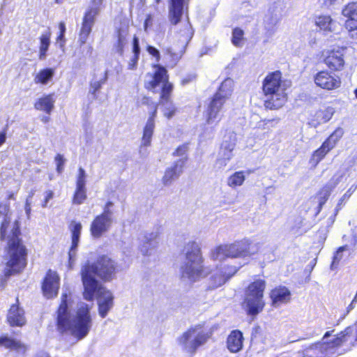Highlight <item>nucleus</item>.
Returning <instances> with one entry per match:
<instances>
[{
  "mask_svg": "<svg viewBox=\"0 0 357 357\" xmlns=\"http://www.w3.org/2000/svg\"><path fill=\"white\" fill-rule=\"evenodd\" d=\"M0 218H3L0 223V239L6 241V268L0 278L3 287L11 275L20 274L25 270L28 264L29 251L22 238L19 220H15L10 231L8 234L7 232L10 224L8 203L0 202Z\"/></svg>",
  "mask_w": 357,
  "mask_h": 357,
  "instance_id": "nucleus-1",
  "label": "nucleus"
},
{
  "mask_svg": "<svg viewBox=\"0 0 357 357\" xmlns=\"http://www.w3.org/2000/svg\"><path fill=\"white\" fill-rule=\"evenodd\" d=\"M68 301V295L66 293L62 294L56 310V329L61 335L69 331L77 340H81L89 334L91 328V307L86 303H82L77 308L74 317L70 319Z\"/></svg>",
  "mask_w": 357,
  "mask_h": 357,
  "instance_id": "nucleus-2",
  "label": "nucleus"
},
{
  "mask_svg": "<svg viewBox=\"0 0 357 357\" xmlns=\"http://www.w3.org/2000/svg\"><path fill=\"white\" fill-rule=\"evenodd\" d=\"M117 272V264L107 255L99 256L93 263L86 262L82 268L80 275L83 287L88 294L94 291L96 286L102 285L95 278L99 277L102 281H110Z\"/></svg>",
  "mask_w": 357,
  "mask_h": 357,
  "instance_id": "nucleus-3",
  "label": "nucleus"
},
{
  "mask_svg": "<svg viewBox=\"0 0 357 357\" xmlns=\"http://www.w3.org/2000/svg\"><path fill=\"white\" fill-rule=\"evenodd\" d=\"M261 245V243L245 237L231 243L216 246L211 251L210 257L213 261H223L228 258L252 257L260 252Z\"/></svg>",
  "mask_w": 357,
  "mask_h": 357,
  "instance_id": "nucleus-4",
  "label": "nucleus"
},
{
  "mask_svg": "<svg viewBox=\"0 0 357 357\" xmlns=\"http://www.w3.org/2000/svg\"><path fill=\"white\" fill-rule=\"evenodd\" d=\"M183 252L185 261L181 267V278L186 277L194 282L210 273L209 269L204 264V259L198 243L189 241L185 245Z\"/></svg>",
  "mask_w": 357,
  "mask_h": 357,
  "instance_id": "nucleus-5",
  "label": "nucleus"
},
{
  "mask_svg": "<svg viewBox=\"0 0 357 357\" xmlns=\"http://www.w3.org/2000/svg\"><path fill=\"white\" fill-rule=\"evenodd\" d=\"M266 288V282L261 278L255 279L245 288L241 305L248 316L255 317L264 310L266 305L264 299Z\"/></svg>",
  "mask_w": 357,
  "mask_h": 357,
  "instance_id": "nucleus-6",
  "label": "nucleus"
},
{
  "mask_svg": "<svg viewBox=\"0 0 357 357\" xmlns=\"http://www.w3.org/2000/svg\"><path fill=\"white\" fill-rule=\"evenodd\" d=\"M83 298L88 301H93L95 296L99 299L98 307L99 315L105 318L114 305V296L112 293L107 289L103 285L96 286L94 291L89 295L86 287H83Z\"/></svg>",
  "mask_w": 357,
  "mask_h": 357,
  "instance_id": "nucleus-7",
  "label": "nucleus"
},
{
  "mask_svg": "<svg viewBox=\"0 0 357 357\" xmlns=\"http://www.w3.org/2000/svg\"><path fill=\"white\" fill-rule=\"evenodd\" d=\"M195 331V328H190L177 339L178 343L190 355L195 354L197 349L205 344L208 339L206 333H199L189 342L190 338Z\"/></svg>",
  "mask_w": 357,
  "mask_h": 357,
  "instance_id": "nucleus-8",
  "label": "nucleus"
},
{
  "mask_svg": "<svg viewBox=\"0 0 357 357\" xmlns=\"http://www.w3.org/2000/svg\"><path fill=\"white\" fill-rule=\"evenodd\" d=\"M227 99L228 97L222 95L219 91L214 93L206 110V123L207 124H218L220 121V112Z\"/></svg>",
  "mask_w": 357,
  "mask_h": 357,
  "instance_id": "nucleus-9",
  "label": "nucleus"
},
{
  "mask_svg": "<svg viewBox=\"0 0 357 357\" xmlns=\"http://www.w3.org/2000/svg\"><path fill=\"white\" fill-rule=\"evenodd\" d=\"M321 62L331 72H338L345 66L344 54L339 49L325 50L320 52Z\"/></svg>",
  "mask_w": 357,
  "mask_h": 357,
  "instance_id": "nucleus-10",
  "label": "nucleus"
},
{
  "mask_svg": "<svg viewBox=\"0 0 357 357\" xmlns=\"http://www.w3.org/2000/svg\"><path fill=\"white\" fill-rule=\"evenodd\" d=\"M60 287V277L52 269H48L41 282L43 295L47 299L56 298Z\"/></svg>",
  "mask_w": 357,
  "mask_h": 357,
  "instance_id": "nucleus-11",
  "label": "nucleus"
},
{
  "mask_svg": "<svg viewBox=\"0 0 357 357\" xmlns=\"http://www.w3.org/2000/svg\"><path fill=\"white\" fill-rule=\"evenodd\" d=\"M155 71L151 75V79L149 82V86L152 89H172L173 85L169 81V75L165 66L160 64L153 66Z\"/></svg>",
  "mask_w": 357,
  "mask_h": 357,
  "instance_id": "nucleus-12",
  "label": "nucleus"
},
{
  "mask_svg": "<svg viewBox=\"0 0 357 357\" xmlns=\"http://www.w3.org/2000/svg\"><path fill=\"white\" fill-rule=\"evenodd\" d=\"M98 12L99 9L98 8H89L84 13L79 33V41L81 45L86 43Z\"/></svg>",
  "mask_w": 357,
  "mask_h": 357,
  "instance_id": "nucleus-13",
  "label": "nucleus"
},
{
  "mask_svg": "<svg viewBox=\"0 0 357 357\" xmlns=\"http://www.w3.org/2000/svg\"><path fill=\"white\" fill-rule=\"evenodd\" d=\"M6 322L10 327H23L26 324V318L24 310L20 307L19 298L12 304L6 315Z\"/></svg>",
  "mask_w": 357,
  "mask_h": 357,
  "instance_id": "nucleus-14",
  "label": "nucleus"
},
{
  "mask_svg": "<svg viewBox=\"0 0 357 357\" xmlns=\"http://www.w3.org/2000/svg\"><path fill=\"white\" fill-rule=\"evenodd\" d=\"M291 86V82L282 79L280 70L268 73L263 80L262 89H287Z\"/></svg>",
  "mask_w": 357,
  "mask_h": 357,
  "instance_id": "nucleus-15",
  "label": "nucleus"
},
{
  "mask_svg": "<svg viewBox=\"0 0 357 357\" xmlns=\"http://www.w3.org/2000/svg\"><path fill=\"white\" fill-rule=\"evenodd\" d=\"M352 335L351 327H347L336 334L333 340L329 341L317 342L314 344L319 346L322 351H328L340 347L348 341Z\"/></svg>",
  "mask_w": 357,
  "mask_h": 357,
  "instance_id": "nucleus-16",
  "label": "nucleus"
},
{
  "mask_svg": "<svg viewBox=\"0 0 357 357\" xmlns=\"http://www.w3.org/2000/svg\"><path fill=\"white\" fill-rule=\"evenodd\" d=\"M112 223V217L100 213L93 218L90 225V232L95 238H99L107 232Z\"/></svg>",
  "mask_w": 357,
  "mask_h": 357,
  "instance_id": "nucleus-17",
  "label": "nucleus"
},
{
  "mask_svg": "<svg viewBox=\"0 0 357 357\" xmlns=\"http://www.w3.org/2000/svg\"><path fill=\"white\" fill-rule=\"evenodd\" d=\"M189 0H169V20L172 25L178 24L184 12H188Z\"/></svg>",
  "mask_w": 357,
  "mask_h": 357,
  "instance_id": "nucleus-18",
  "label": "nucleus"
},
{
  "mask_svg": "<svg viewBox=\"0 0 357 357\" xmlns=\"http://www.w3.org/2000/svg\"><path fill=\"white\" fill-rule=\"evenodd\" d=\"M314 82L322 89H335L341 84V79L337 76L332 75L327 70H321L314 76Z\"/></svg>",
  "mask_w": 357,
  "mask_h": 357,
  "instance_id": "nucleus-19",
  "label": "nucleus"
},
{
  "mask_svg": "<svg viewBox=\"0 0 357 357\" xmlns=\"http://www.w3.org/2000/svg\"><path fill=\"white\" fill-rule=\"evenodd\" d=\"M264 106L269 109H278L282 107L287 100L284 91H264Z\"/></svg>",
  "mask_w": 357,
  "mask_h": 357,
  "instance_id": "nucleus-20",
  "label": "nucleus"
},
{
  "mask_svg": "<svg viewBox=\"0 0 357 357\" xmlns=\"http://www.w3.org/2000/svg\"><path fill=\"white\" fill-rule=\"evenodd\" d=\"M342 15L346 18L344 27L349 32L357 30V1L347 3L342 8Z\"/></svg>",
  "mask_w": 357,
  "mask_h": 357,
  "instance_id": "nucleus-21",
  "label": "nucleus"
},
{
  "mask_svg": "<svg viewBox=\"0 0 357 357\" xmlns=\"http://www.w3.org/2000/svg\"><path fill=\"white\" fill-rule=\"evenodd\" d=\"M150 115L143 129L142 144L144 146H149L151 143V138L155 129V119L157 116L158 105L156 103L150 105Z\"/></svg>",
  "mask_w": 357,
  "mask_h": 357,
  "instance_id": "nucleus-22",
  "label": "nucleus"
},
{
  "mask_svg": "<svg viewBox=\"0 0 357 357\" xmlns=\"http://www.w3.org/2000/svg\"><path fill=\"white\" fill-rule=\"evenodd\" d=\"M86 174L84 170L79 167L76 180V188L72 197L74 204L79 205L86 199Z\"/></svg>",
  "mask_w": 357,
  "mask_h": 357,
  "instance_id": "nucleus-23",
  "label": "nucleus"
},
{
  "mask_svg": "<svg viewBox=\"0 0 357 357\" xmlns=\"http://www.w3.org/2000/svg\"><path fill=\"white\" fill-rule=\"evenodd\" d=\"M269 297L271 305L276 307L290 302L291 300V293L287 287L279 285L270 291Z\"/></svg>",
  "mask_w": 357,
  "mask_h": 357,
  "instance_id": "nucleus-24",
  "label": "nucleus"
},
{
  "mask_svg": "<svg viewBox=\"0 0 357 357\" xmlns=\"http://www.w3.org/2000/svg\"><path fill=\"white\" fill-rule=\"evenodd\" d=\"M210 278V288L217 289L225 284L237 271L235 266H227Z\"/></svg>",
  "mask_w": 357,
  "mask_h": 357,
  "instance_id": "nucleus-25",
  "label": "nucleus"
},
{
  "mask_svg": "<svg viewBox=\"0 0 357 357\" xmlns=\"http://www.w3.org/2000/svg\"><path fill=\"white\" fill-rule=\"evenodd\" d=\"M335 113V109L333 107L328 106L324 109H320L314 112L308 121L310 127L317 128L321 123L328 122Z\"/></svg>",
  "mask_w": 357,
  "mask_h": 357,
  "instance_id": "nucleus-26",
  "label": "nucleus"
},
{
  "mask_svg": "<svg viewBox=\"0 0 357 357\" xmlns=\"http://www.w3.org/2000/svg\"><path fill=\"white\" fill-rule=\"evenodd\" d=\"M227 348L231 353H237L243 348V335L239 330H233L227 338Z\"/></svg>",
  "mask_w": 357,
  "mask_h": 357,
  "instance_id": "nucleus-27",
  "label": "nucleus"
},
{
  "mask_svg": "<svg viewBox=\"0 0 357 357\" xmlns=\"http://www.w3.org/2000/svg\"><path fill=\"white\" fill-rule=\"evenodd\" d=\"M0 347H3L10 351L21 352L22 354L26 353L28 349L27 346L21 341L5 335L0 336Z\"/></svg>",
  "mask_w": 357,
  "mask_h": 357,
  "instance_id": "nucleus-28",
  "label": "nucleus"
},
{
  "mask_svg": "<svg viewBox=\"0 0 357 357\" xmlns=\"http://www.w3.org/2000/svg\"><path fill=\"white\" fill-rule=\"evenodd\" d=\"M314 24L320 31L325 33L333 31L334 20L330 15H319L314 17Z\"/></svg>",
  "mask_w": 357,
  "mask_h": 357,
  "instance_id": "nucleus-29",
  "label": "nucleus"
},
{
  "mask_svg": "<svg viewBox=\"0 0 357 357\" xmlns=\"http://www.w3.org/2000/svg\"><path fill=\"white\" fill-rule=\"evenodd\" d=\"M337 183H335L333 186L325 185L321 187L316 193L315 197L318 200V206L317 207L316 214H319L323 208L324 205L326 203L329 199L333 188Z\"/></svg>",
  "mask_w": 357,
  "mask_h": 357,
  "instance_id": "nucleus-30",
  "label": "nucleus"
},
{
  "mask_svg": "<svg viewBox=\"0 0 357 357\" xmlns=\"http://www.w3.org/2000/svg\"><path fill=\"white\" fill-rule=\"evenodd\" d=\"M332 149L327 144L323 142L321 145L312 152L310 158V163L313 167H316Z\"/></svg>",
  "mask_w": 357,
  "mask_h": 357,
  "instance_id": "nucleus-31",
  "label": "nucleus"
},
{
  "mask_svg": "<svg viewBox=\"0 0 357 357\" xmlns=\"http://www.w3.org/2000/svg\"><path fill=\"white\" fill-rule=\"evenodd\" d=\"M54 102L53 94L50 93L38 98L34 104V107L37 110L50 114L54 108Z\"/></svg>",
  "mask_w": 357,
  "mask_h": 357,
  "instance_id": "nucleus-32",
  "label": "nucleus"
},
{
  "mask_svg": "<svg viewBox=\"0 0 357 357\" xmlns=\"http://www.w3.org/2000/svg\"><path fill=\"white\" fill-rule=\"evenodd\" d=\"M182 172V165H179L177 162L165 170L162 177V183L165 185H169L172 181L177 178Z\"/></svg>",
  "mask_w": 357,
  "mask_h": 357,
  "instance_id": "nucleus-33",
  "label": "nucleus"
},
{
  "mask_svg": "<svg viewBox=\"0 0 357 357\" xmlns=\"http://www.w3.org/2000/svg\"><path fill=\"white\" fill-rule=\"evenodd\" d=\"M72 225H73L70 227L72 243L69 252L70 257H71L70 252L75 250L77 247L78 246L79 236L82 230V225L80 222H73Z\"/></svg>",
  "mask_w": 357,
  "mask_h": 357,
  "instance_id": "nucleus-34",
  "label": "nucleus"
},
{
  "mask_svg": "<svg viewBox=\"0 0 357 357\" xmlns=\"http://www.w3.org/2000/svg\"><path fill=\"white\" fill-rule=\"evenodd\" d=\"M50 31L43 33L39 38L40 46L38 57L40 60L44 59L47 55V52L50 45Z\"/></svg>",
  "mask_w": 357,
  "mask_h": 357,
  "instance_id": "nucleus-35",
  "label": "nucleus"
},
{
  "mask_svg": "<svg viewBox=\"0 0 357 357\" xmlns=\"http://www.w3.org/2000/svg\"><path fill=\"white\" fill-rule=\"evenodd\" d=\"M344 134V129L341 127H337L324 142L333 149L342 138Z\"/></svg>",
  "mask_w": 357,
  "mask_h": 357,
  "instance_id": "nucleus-36",
  "label": "nucleus"
},
{
  "mask_svg": "<svg viewBox=\"0 0 357 357\" xmlns=\"http://www.w3.org/2000/svg\"><path fill=\"white\" fill-rule=\"evenodd\" d=\"M54 73L52 68L42 69L36 75L34 81L36 83L47 84L53 77Z\"/></svg>",
  "mask_w": 357,
  "mask_h": 357,
  "instance_id": "nucleus-37",
  "label": "nucleus"
},
{
  "mask_svg": "<svg viewBox=\"0 0 357 357\" xmlns=\"http://www.w3.org/2000/svg\"><path fill=\"white\" fill-rule=\"evenodd\" d=\"M116 40L114 45V48L119 54L123 55L124 52L125 45L126 44V36L123 35L122 29L118 28L116 30Z\"/></svg>",
  "mask_w": 357,
  "mask_h": 357,
  "instance_id": "nucleus-38",
  "label": "nucleus"
},
{
  "mask_svg": "<svg viewBox=\"0 0 357 357\" xmlns=\"http://www.w3.org/2000/svg\"><path fill=\"white\" fill-rule=\"evenodd\" d=\"M243 171H238L231 174L227 179V185L231 188H236L241 185L245 181Z\"/></svg>",
  "mask_w": 357,
  "mask_h": 357,
  "instance_id": "nucleus-39",
  "label": "nucleus"
},
{
  "mask_svg": "<svg viewBox=\"0 0 357 357\" xmlns=\"http://www.w3.org/2000/svg\"><path fill=\"white\" fill-rule=\"evenodd\" d=\"M107 78L108 74L107 71L94 75L91 81V87L95 90L100 89L102 85L106 83Z\"/></svg>",
  "mask_w": 357,
  "mask_h": 357,
  "instance_id": "nucleus-40",
  "label": "nucleus"
},
{
  "mask_svg": "<svg viewBox=\"0 0 357 357\" xmlns=\"http://www.w3.org/2000/svg\"><path fill=\"white\" fill-rule=\"evenodd\" d=\"M165 56L168 58L169 61L165 62V67L174 68L176 66L181 59V56L173 52L171 48H167L165 51Z\"/></svg>",
  "mask_w": 357,
  "mask_h": 357,
  "instance_id": "nucleus-41",
  "label": "nucleus"
},
{
  "mask_svg": "<svg viewBox=\"0 0 357 357\" xmlns=\"http://www.w3.org/2000/svg\"><path fill=\"white\" fill-rule=\"evenodd\" d=\"M244 40V31L239 27H235L232 31L231 43L237 47L243 46Z\"/></svg>",
  "mask_w": 357,
  "mask_h": 357,
  "instance_id": "nucleus-42",
  "label": "nucleus"
},
{
  "mask_svg": "<svg viewBox=\"0 0 357 357\" xmlns=\"http://www.w3.org/2000/svg\"><path fill=\"white\" fill-rule=\"evenodd\" d=\"M236 146V137L230 138L229 140H225L222 142L220 149L222 150L224 155L227 156V159L231 158V153Z\"/></svg>",
  "mask_w": 357,
  "mask_h": 357,
  "instance_id": "nucleus-43",
  "label": "nucleus"
},
{
  "mask_svg": "<svg viewBox=\"0 0 357 357\" xmlns=\"http://www.w3.org/2000/svg\"><path fill=\"white\" fill-rule=\"evenodd\" d=\"M347 249V245H342L337 248V250L335 252L333 257V260L331 264V268L337 267L339 264L340 261H341L342 256L340 254V252H343Z\"/></svg>",
  "mask_w": 357,
  "mask_h": 357,
  "instance_id": "nucleus-44",
  "label": "nucleus"
},
{
  "mask_svg": "<svg viewBox=\"0 0 357 357\" xmlns=\"http://www.w3.org/2000/svg\"><path fill=\"white\" fill-rule=\"evenodd\" d=\"M55 161L56 165V172L59 174H61L63 171L65 164V159L63 158V156L60 153L56 154L55 156Z\"/></svg>",
  "mask_w": 357,
  "mask_h": 357,
  "instance_id": "nucleus-45",
  "label": "nucleus"
},
{
  "mask_svg": "<svg viewBox=\"0 0 357 357\" xmlns=\"http://www.w3.org/2000/svg\"><path fill=\"white\" fill-rule=\"evenodd\" d=\"M147 52L155 58V61L159 62L160 60V53L159 50L152 45H147L146 47Z\"/></svg>",
  "mask_w": 357,
  "mask_h": 357,
  "instance_id": "nucleus-46",
  "label": "nucleus"
},
{
  "mask_svg": "<svg viewBox=\"0 0 357 357\" xmlns=\"http://www.w3.org/2000/svg\"><path fill=\"white\" fill-rule=\"evenodd\" d=\"M188 151V144H183L178 146L173 152V156H181L184 155Z\"/></svg>",
  "mask_w": 357,
  "mask_h": 357,
  "instance_id": "nucleus-47",
  "label": "nucleus"
},
{
  "mask_svg": "<svg viewBox=\"0 0 357 357\" xmlns=\"http://www.w3.org/2000/svg\"><path fill=\"white\" fill-rule=\"evenodd\" d=\"M139 59V54H134L128 61V68L129 70H135L137 66L138 61Z\"/></svg>",
  "mask_w": 357,
  "mask_h": 357,
  "instance_id": "nucleus-48",
  "label": "nucleus"
},
{
  "mask_svg": "<svg viewBox=\"0 0 357 357\" xmlns=\"http://www.w3.org/2000/svg\"><path fill=\"white\" fill-rule=\"evenodd\" d=\"M349 198L347 195H343L342 197L338 200V202L336 205L335 209V214L337 215V213L342 208V207L345 205L346 202L349 201Z\"/></svg>",
  "mask_w": 357,
  "mask_h": 357,
  "instance_id": "nucleus-49",
  "label": "nucleus"
},
{
  "mask_svg": "<svg viewBox=\"0 0 357 357\" xmlns=\"http://www.w3.org/2000/svg\"><path fill=\"white\" fill-rule=\"evenodd\" d=\"M234 82L231 78L227 77L222 81L218 89H229L234 86Z\"/></svg>",
  "mask_w": 357,
  "mask_h": 357,
  "instance_id": "nucleus-50",
  "label": "nucleus"
},
{
  "mask_svg": "<svg viewBox=\"0 0 357 357\" xmlns=\"http://www.w3.org/2000/svg\"><path fill=\"white\" fill-rule=\"evenodd\" d=\"M275 121V119H268V120H264L261 121L262 124H259L257 126V128L262 129V130H269L271 127L273 126V122ZM276 121H278L276 120Z\"/></svg>",
  "mask_w": 357,
  "mask_h": 357,
  "instance_id": "nucleus-51",
  "label": "nucleus"
},
{
  "mask_svg": "<svg viewBox=\"0 0 357 357\" xmlns=\"http://www.w3.org/2000/svg\"><path fill=\"white\" fill-rule=\"evenodd\" d=\"M132 53L134 54H140L139 38L136 36H134L132 38Z\"/></svg>",
  "mask_w": 357,
  "mask_h": 357,
  "instance_id": "nucleus-52",
  "label": "nucleus"
},
{
  "mask_svg": "<svg viewBox=\"0 0 357 357\" xmlns=\"http://www.w3.org/2000/svg\"><path fill=\"white\" fill-rule=\"evenodd\" d=\"M113 206V202H111V201H107L104 207H103V211L101 213H103V214H105V215H107L110 217H112V215H113V212L112 211V210L110 209V208Z\"/></svg>",
  "mask_w": 357,
  "mask_h": 357,
  "instance_id": "nucleus-53",
  "label": "nucleus"
},
{
  "mask_svg": "<svg viewBox=\"0 0 357 357\" xmlns=\"http://www.w3.org/2000/svg\"><path fill=\"white\" fill-rule=\"evenodd\" d=\"M54 197V192L52 190H47L45 192V197L42 203V207L45 208L49 201Z\"/></svg>",
  "mask_w": 357,
  "mask_h": 357,
  "instance_id": "nucleus-54",
  "label": "nucleus"
},
{
  "mask_svg": "<svg viewBox=\"0 0 357 357\" xmlns=\"http://www.w3.org/2000/svg\"><path fill=\"white\" fill-rule=\"evenodd\" d=\"M176 109L174 107L166 108L164 112V116L169 119L176 114Z\"/></svg>",
  "mask_w": 357,
  "mask_h": 357,
  "instance_id": "nucleus-55",
  "label": "nucleus"
},
{
  "mask_svg": "<svg viewBox=\"0 0 357 357\" xmlns=\"http://www.w3.org/2000/svg\"><path fill=\"white\" fill-rule=\"evenodd\" d=\"M152 26V16L151 14L146 15L144 22V29L147 31L148 27Z\"/></svg>",
  "mask_w": 357,
  "mask_h": 357,
  "instance_id": "nucleus-56",
  "label": "nucleus"
},
{
  "mask_svg": "<svg viewBox=\"0 0 357 357\" xmlns=\"http://www.w3.org/2000/svg\"><path fill=\"white\" fill-rule=\"evenodd\" d=\"M196 79V77L194 76V75H189V76H187L185 77H183L181 82V84L182 86H185L186 84H188V83H190V82H192L195 80Z\"/></svg>",
  "mask_w": 357,
  "mask_h": 357,
  "instance_id": "nucleus-57",
  "label": "nucleus"
},
{
  "mask_svg": "<svg viewBox=\"0 0 357 357\" xmlns=\"http://www.w3.org/2000/svg\"><path fill=\"white\" fill-rule=\"evenodd\" d=\"M186 38H188V40H190L193 36V29L192 28V26L189 24L187 26H186Z\"/></svg>",
  "mask_w": 357,
  "mask_h": 357,
  "instance_id": "nucleus-58",
  "label": "nucleus"
},
{
  "mask_svg": "<svg viewBox=\"0 0 357 357\" xmlns=\"http://www.w3.org/2000/svg\"><path fill=\"white\" fill-rule=\"evenodd\" d=\"M172 91H169V90H167V91H162V94H161V100L160 102L162 103H163V100L164 99H166L167 100V99L169 98L170 96V93H171Z\"/></svg>",
  "mask_w": 357,
  "mask_h": 357,
  "instance_id": "nucleus-59",
  "label": "nucleus"
},
{
  "mask_svg": "<svg viewBox=\"0 0 357 357\" xmlns=\"http://www.w3.org/2000/svg\"><path fill=\"white\" fill-rule=\"evenodd\" d=\"M337 1V0H324L323 4L324 6L329 8L332 6H333Z\"/></svg>",
  "mask_w": 357,
  "mask_h": 357,
  "instance_id": "nucleus-60",
  "label": "nucleus"
},
{
  "mask_svg": "<svg viewBox=\"0 0 357 357\" xmlns=\"http://www.w3.org/2000/svg\"><path fill=\"white\" fill-rule=\"evenodd\" d=\"M357 186H351L350 187L347 191L344 194V195H347V197L350 199L352 194L355 192L356 190Z\"/></svg>",
  "mask_w": 357,
  "mask_h": 357,
  "instance_id": "nucleus-61",
  "label": "nucleus"
},
{
  "mask_svg": "<svg viewBox=\"0 0 357 357\" xmlns=\"http://www.w3.org/2000/svg\"><path fill=\"white\" fill-rule=\"evenodd\" d=\"M6 139V132L5 130L0 132V146L4 144Z\"/></svg>",
  "mask_w": 357,
  "mask_h": 357,
  "instance_id": "nucleus-62",
  "label": "nucleus"
},
{
  "mask_svg": "<svg viewBox=\"0 0 357 357\" xmlns=\"http://www.w3.org/2000/svg\"><path fill=\"white\" fill-rule=\"evenodd\" d=\"M59 33H62L63 34H65L66 29L65 23L63 22H61L59 24Z\"/></svg>",
  "mask_w": 357,
  "mask_h": 357,
  "instance_id": "nucleus-63",
  "label": "nucleus"
},
{
  "mask_svg": "<svg viewBox=\"0 0 357 357\" xmlns=\"http://www.w3.org/2000/svg\"><path fill=\"white\" fill-rule=\"evenodd\" d=\"M333 331H334L333 330L326 331V332L324 333V336H323V337H322V340H324V339L328 338V337H330V336L332 335V333H333Z\"/></svg>",
  "mask_w": 357,
  "mask_h": 357,
  "instance_id": "nucleus-64",
  "label": "nucleus"
}]
</instances>
